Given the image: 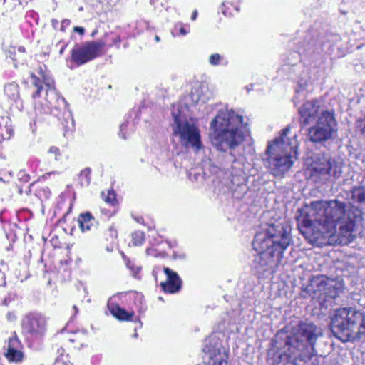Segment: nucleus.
Segmentation results:
<instances>
[{
	"label": "nucleus",
	"mask_w": 365,
	"mask_h": 365,
	"mask_svg": "<svg viewBox=\"0 0 365 365\" xmlns=\"http://www.w3.org/2000/svg\"><path fill=\"white\" fill-rule=\"evenodd\" d=\"M73 31L76 33L80 34L81 35H83L85 33V29L83 27L81 26H75L73 28Z\"/></svg>",
	"instance_id": "41"
},
{
	"label": "nucleus",
	"mask_w": 365,
	"mask_h": 365,
	"mask_svg": "<svg viewBox=\"0 0 365 365\" xmlns=\"http://www.w3.org/2000/svg\"><path fill=\"white\" fill-rule=\"evenodd\" d=\"M1 265L2 267H6V264L4 262V261H1Z\"/></svg>",
	"instance_id": "54"
},
{
	"label": "nucleus",
	"mask_w": 365,
	"mask_h": 365,
	"mask_svg": "<svg viewBox=\"0 0 365 365\" xmlns=\"http://www.w3.org/2000/svg\"><path fill=\"white\" fill-rule=\"evenodd\" d=\"M4 356L9 362L19 363L23 361L24 355L23 345L20 340L14 334L5 342L4 346Z\"/></svg>",
	"instance_id": "18"
},
{
	"label": "nucleus",
	"mask_w": 365,
	"mask_h": 365,
	"mask_svg": "<svg viewBox=\"0 0 365 365\" xmlns=\"http://www.w3.org/2000/svg\"><path fill=\"white\" fill-rule=\"evenodd\" d=\"M296 98H297V96H294V103H296V101H296V100H295Z\"/></svg>",
	"instance_id": "60"
},
{
	"label": "nucleus",
	"mask_w": 365,
	"mask_h": 365,
	"mask_svg": "<svg viewBox=\"0 0 365 365\" xmlns=\"http://www.w3.org/2000/svg\"><path fill=\"white\" fill-rule=\"evenodd\" d=\"M322 334L312 323L300 322L290 328L282 350L274 355L273 365H316L314 344Z\"/></svg>",
	"instance_id": "3"
},
{
	"label": "nucleus",
	"mask_w": 365,
	"mask_h": 365,
	"mask_svg": "<svg viewBox=\"0 0 365 365\" xmlns=\"http://www.w3.org/2000/svg\"><path fill=\"white\" fill-rule=\"evenodd\" d=\"M19 50L20 51H24V47H20V48H19Z\"/></svg>",
	"instance_id": "56"
},
{
	"label": "nucleus",
	"mask_w": 365,
	"mask_h": 365,
	"mask_svg": "<svg viewBox=\"0 0 365 365\" xmlns=\"http://www.w3.org/2000/svg\"><path fill=\"white\" fill-rule=\"evenodd\" d=\"M197 176H200V175L195 174V175H194V177L195 178V179H197Z\"/></svg>",
	"instance_id": "58"
},
{
	"label": "nucleus",
	"mask_w": 365,
	"mask_h": 365,
	"mask_svg": "<svg viewBox=\"0 0 365 365\" xmlns=\"http://www.w3.org/2000/svg\"><path fill=\"white\" fill-rule=\"evenodd\" d=\"M197 16V11L195 10L193 11V13L192 14L191 19L192 21H195L196 19Z\"/></svg>",
	"instance_id": "47"
},
{
	"label": "nucleus",
	"mask_w": 365,
	"mask_h": 365,
	"mask_svg": "<svg viewBox=\"0 0 365 365\" xmlns=\"http://www.w3.org/2000/svg\"><path fill=\"white\" fill-rule=\"evenodd\" d=\"M163 272L167 277L166 281L160 283L163 291L170 294L178 292L182 287V280L178 273L168 267H164Z\"/></svg>",
	"instance_id": "20"
},
{
	"label": "nucleus",
	"mask_w": 365,
	"mask_h": 365,
	"mask_svg": "<svg viewBox=\"0 0 365 365\" xmlns=\"http://www.w3.org/2000/svg\"><path fill=\"white\" fill-rule=\"evenodd\" d=\"M187 106L180 103L173 105L172 123L173 134L179 138L180 143L187 148H192L195 153L203 148L200 130L192 120H188L185 115Z\"/></svg>",
	"instance_id": "8"
},
{
	"label": "nucleus",
	"mask_w": 365,
	"mask_h": 365,
	"mask_svg": "<svg viewBox=\"0 0 365 365\" xmlns=\"http://www.w3.org/2000/svg\"><path fill=\"white\" fill-rule=\"evenodd\" d=\"M361 132L363 133H365V125L364 126V128H361Z\"/></svg>",
	"instance_id": "57"
},
{
	"label": "nucleus",
	"mask_w": 365,
	"mask_h": 365,
	"mask_svg": "<svg viewBox=\"0 0 365 365\" xmlns=\"http://www.w3.org/2000/svg\"><path fill=\"white\" fill-rule=\"evenodd\" d=\"M130 293L120 292L113 295L108 301L107 307L111 314L120 321H130L133 316V312H129L120 307V302H123Z\"/></svg>",
	"instance_id": "17"
},
{
	"label": "nucleus",
	"mask_w": 365,
	"mask_h": 365,
	"mask_svg": "<svg viewBox=\"0 0 365 365\" xmlns=\"http://www.w3.org/2000/svg\"><path fill=\"white\" fill-rule=\"evenodd\" d=\"M38 76L31 75V83L34 91L32 98L36 112L51 113L61 120L67 130L74 128V120L71 112L67 108L65 98L60 96L55 87V82L49 73L41 67Z\"/></svg>",
	"instance_id": "4"
},
{
	"label": "nucleus",
	"mask_w": 365,
	"mask_h": 365,
	"mask_svg": "<svg viewBox=\"0 0 365 365\" xmlns=\"http://www.w3.org/2000/svg\"><path fill=\"white\" fill-rule=\"evenodd\" d=\"M291 232L289 222L284 220L267 225L256 233L252 246L258 254L253 260V268L259 277H269L276 272L292 241Z\"/></svg>",
	"instance_id": "1"
},
{
	"label": "nucleus",
	"mask_w": 365,
	"mask_h": 365,
	"mask_svg": "<svg viewBox=\"0 0 365 365\" xmlns=\"http://www.w3.org/2000/svg\"><path fill=\"white\" fill-rule=\"evenodd\" d=\"M207 87L200 82H195L191 88L189 98L192 105H195L200 102L205 103L209 98Z\"/></svg>",
	"instance_id": "22"
},
{
	"label": "nucleus",
	"mask_w": 365,
	"mask_h": 365,
	"mask_svg": "<svg viewBox=\"0 0 365 365\" xmlns=\"http://www.w3.org/2000/svg\"><path fill=\"white\" fill-rule=\"evenodd\" d=\"M222 188L224 192L230 193L233 197L241 199L247 193L248 186L244 171L243 159H235L231 165L230 177L224 179Z\"/></svg>",
	"instance_id": "9"
},
{
	"label": "nucleus",
	"mask_w": 365,
	"mask_h": 365,
	"mask_svg": "<svg viewBox=\"0 0 365 365\" xmlns=\"http://www.w3.org/2000/svg\"><path fill=\"white\" fill-rule=\"evenodd\" d=\"M133 124L130 121L123 122L120 126L119 135L123 139H126L127 135L133 131Z\"/></svg>",
	"instance_id": "33"
},
{
	"label": "nucleus",
	"mask_w": 365,
	"mask_h": 365,
	"mask_svg": "<svg viewBox=\"0 0 365 365\" xmlns=\"http://www.w3.org/2000/svg\"><path fill=\"white\" fill-rule=\"evenodd\" d=\"M14 133L11 120L8 116L0 117V141L9 140Z\"/></svg>",
	"instance_id": "27"
},
{
	"label": "nucleus",
	"mask_w": 365,
	"mask_h": 365,
	"mask_svg": "<svg viewBox=\"0 0 365 365\" xmlns=\"http://www.w3.org/2000/svg\"><path fill=\"white\" fill-rule=\"evenodd\" d=\"M150 247L146 249V255L154 257L164 258L166 257V250L170 248L168 242L163 241L161 237L153 239L150 242Z\"/></svg>",
	"instance_id": "23"
},
{
	"label": "nucleus",
	"mask_w": 365,
	"mask_h": 365,
	"mask_svg": "<svg viewBox=\"0 0 365 365\" xmlns=\"http://www.w3.org/2000/svg\"><path fill=\"white\" fill-rule=\"evenodd\" d=\"M174 31L180 36H185L190 32V26L180 22L175 25Z\"/></svg>",
	"instance_id": "36"
},
{
	"label": "nucleus",
	"mask_w": 365,
	"mask_h": 365,
	"mask_svg": "<svg viewBox=\"0 0 365 365\" xmlns=\"http://www.w3.org/2000/svg\"><path fill=\"white\" fill-rule=\"evenodd\" d=\"M107 40L86 41L76 44L71 51V60L78 66L83 65L103 54Z\"/></svg>",
	"instance_id": "12"
},
{
	"label": "nucleus",
	"mask_w": 365,
	"mask_h": 365,
	"mask_svg": "<svg viewBox=\"0 0 365 365\" xmlns=\"http://www.w3.org/2000/svg\"><path fill=\"white\" fill-rule=\"evenodd\" d=\"M346 336V341H365V315L360 320L354 330L351 332H347Z\"/></svg>",
	"instance_id": "26"
},
{
	"label": "nucleus",
	"mask_w": 365,
	"mask_h": 365,
	"mask_svg": "<svg viewBox=\"0 0 365 365\" xmlns=\"http://www.w3.org/2000/svg\"><path fill=\"white\" fill-rule=\"evenodd\" d=\"M324 111L320 108V102L318 100H312L305 102L299 108L300 122L304 125L313 122L317 116Z\"/></svg>",
	"instance_id": "19"
},
{
	"label": "nucleus",
	"mask_w": 365,
	"mask_h": 365,
	"mask_svg": "<svg viewBox=\"0 0 365 365\" xmlns=\"http://www.w3.org/2000/svg\"><path fill=\"white\" fill-rule=\"evenodd\" d=\"M341 163L335 160L313 162L305 170L306 178L314 182H321L327 180L330 176L335 178L340 177Z\"/></svg>",
	"instance_id": "10"
},
{
	"label": "nucleus",
	"mask_w": 365,
	"mask_h": 365,
	"mask_svg": "<svg viewBox=\"0 0 365 365\" xmlns=\"http://www.w3.org/2000/svg\"><path fill=\"white\" fill-rule=\"evenodd\" d=\"M71 21L68 19H63L61 22V27L68 26L70 24Z\"/></svg>",
	"instance_id": "44"
},
{
	"label": "nucleus",
	"mask_w": 365,
	"mask_h": 365,
	"mask_svg": "<svg viewBox=\"0 0 365 365\" xmlns=\"http://www.w3.org/2000/svg\"><path fill=\"white\" fill-rule=\"evenodd\" d=\"M4 273L0 269V286L5 284Z\"/></svg>",
	"instance_id": "43"
},
{
	"label": "nucleus",
	"mask_w": 365,
	"mask_h": 365,
	"mask_svg": "<svg viewBox=\"0 0 365 365\" xmlns=\"http://www.w3.org/2000/svg\"><path fill=\"white\" fill-rule=\"evenodd\" d=\"M91 170L90 168H84L79 175V181L82 186H88L91 182Z\"/></svg>",
	"instance_id": "35"
},
{
	"label": "nucleus",
	"mask_w": 365,
	"mask_h": 365,
	"mask_svg": "<svg viewBox=\"0 0 365 365\" xmlns=\"http://www.w3.org/2000/svg\"><path fill=\"white\" fill-rule=\"evenodd\" d=\"M320 53L313 45L301 48L299 51L290 52L287 56L282 69L289 76H294L297 82L296 93L302 91L313 78L310 68H307L312 62L319 58Z\"/></svg>",
	"instance_id": "7"
},
{
	"label": "nucleus",
	"mask_w": 365,
	"mask_h": 365,
	"mask_svg": "<svg viewBox=\"0 0 365 365\" xmlns=\"http://www.w3.org/2000/svg\"><path fill=\"white\" fill-rule=\"evenodd\" d=\"M7 320L9 322H14L16 319V316L14 312H9L6 315Z\"/></svg>",
	"instance_id": "40"
},
{
	"label": "nucleus",
	"mask_w": 365,
	"mask_h": 365,
	"mask_svg": "<svg viewBox=\"0 0 365 365\" xmlns=\"http://www.w3.org/2000/svg\"><path fill=\"white\" fill-rule=\"evenodd\" d=\"M106 35L110 37V43L109 44V46H112L114 45L117 46L118 47L120 46V38L119 36L113 34V33H110L109 34H106Z\"/></svg>",
	"instance_id": "37"
},
{
	"label": "nucleus",
	"mask_w": 365,
	"mask_h": 365,
	"mask_svg": "<svg viewBox=\"0 0 365 365\" xmlns=\"http://www.w3.org/2000/svg\"><path fill=\"white\" fill-rule=\"evenodd\" d=\"M135 334H133V337L136 338V337H138V334H137V332H136V328L135 329Z\"/></svg>",
	"instance_id": "55"
},
{
	"label": "nucleus",
	"mask_w": 365,
	"mask_h": 365,
	"mask_svg": "<svg viewBox=\"0 0 365 365\" xmlns=\"http://www.w3.org/2000/svg\"><path fill=\"white\" fill-rule=\"evenodd\" d=\"M219 9L225 16H232L233 13L232 11V9L235 10L237 12L239 11L238 6L231 2H222Z\"/></svg>",
	"instance_id": "31"
},
{
	"label": "nucleus",
	"mask_w": 365,
	"mask_h": 365,
	"mask_svg": "<svg viewBox=\"0 0 365 365\" xmlns=\"http://www.w3.org/2000/svg\"><path fill=\"white\" fill-rule=\"evenodd\" d=\"M28 178H29V175H26V179H25V180H28Z\"/></svg>",
	"instance_id": "59"
},
{
	"label": "nucleus",
	"mask_w": 365,
	"mask_h": 365,
	"mask_svg": "<svg viewBox=\"0 0 365 365\" xmlns=\"http://www.w3.org/2000/svg\"><path fill=\"white\" fill-rule=\"evenodd\" d=\"M104 200L109 204L113 205L115 202V192L113 191L108 192L106 197L104 198Z\"/></svg>",
	"instance_id": "38"
},
{
	"label": "nucleus",
	"mask_w": 365,
	"mask_h": 365,
	"mask_svg": "<svg viewBox=\"0 0 365 365\" xmlns=\"http://www.w3.org/2000/svg\"><path fill=\"white\" fill-rule=\"evenodd\" d=\"M204 351L209 354L207 365H227L228 355L215 336L212 335L207 339Z\"/></svg>",
	"instance_id": "16"
},
{
	"label": "nucleus",
	"mask_w": 365,
	"mask_h": 365,
	"mask_svg": "<svg viewBox=\"0 0 365 365\" xmlns=\"http://www.w3.org/2000/svg\"><path fill=\"white\" fill-rule=\"evenodd\" d=\"M49 153L53 154L55 155V160H58L59 157L61 156V152L58 148L52 146L49 149Z\"/></svg>",
	"instance_id": "39"
},
{
	"label": "nucleus",
	"mask_w": 365,
	"mask_h": 365,
	"mask_svg": "<svg viewBox=\"0 0 365 365\" xmlns=\"http://www.w3.org/2000/svg\"><path fill=\"white\" fill-rule=\"evenodd\" d=\"M208 62L211 66H227L228 64L227 58L218 53H213L210 56Z\"/></svg>",
	"instance_id": "30"
},
{
	"label": "nucleus",
	"mask_w": 365,
	"mask_h": 365,
	"mask_svg": "<svg viewBox=\"0 0 365 365\" xmlns=\"http://www.w3.org/2000/svg\"><path fill=\"white\" fill-rule=\"evenodd\" d=\"M337 285L334 280L324 275H317L310 279L305 290L312 297L325 295L334 299L342 292L341 287Z\"/></svg>",
	"instance_id": "13"
},
{
	"label": "nucleus",
	"mask_w": 365,
	"mask_h": 365,
	"mask_svg": "<svg viewBox=\"0 0 365 365\" xmlns=\"http://www.w3.org/2000/svg\"><path fill=\"white\" fill-rule=\"evenodd\" d=\"M126 266L128 269L130 271L131 274L133 277L136 279H140V272L141 270V267L140 265L136 264L134 261H132L129 259H125Z\"/></svg>",
	"instance_id": "32"
},
{
	"label": "nucleus",
	"mask_w": 365,
	"mask_h": 365,
	"mask_svg": "<svg viewBox=\"0 0 365 365\" xmlns=\"http://www.w3.org/2000/svg\"><path fill=\"white\" fill-rule=\"evenodd\" d=\"M10 299L9 298H5L4 301V304L5 305H8L9 304V302Z\"/></svg>",
	"instance_id": "50"
},
{
	"label": "nucleus",
	"mask_w": 365,
	"mask_h": 365,
	"mask_svg": "<svg viewBox=\"0 0 365 365\" xmlns=\"http://www.w3.org/2000/svg\"><path fill=\"white\" fill-rule=\"evenodd\" d=\"M336 122L334 113L331 111H322L317 124L309 128L308 138L314 143H322L331 138L336 131Z\"/></svg>",
	"instance_id": "11"
},
{
	"label": "nucleus",
	"mask_w": 365,
	"mask_h": 365,
	"mask_svg": "<svg viewBox=\"0 0 365 365\" xmlns=\"http://www.w3.org/2000/svg\"><path fill=\"white\" fill-rule=\"evenodd\" d=\"M73 309L75 311V314L78 313V307L76 305L73 307Z\"/></svg>",
	"instance_id": "51"
},
{
	"label": "nucleus",
	"mask_w": 365,
	"mask_h": 365,
	"mask_svg": "<svg viewBox=\"0 0 365 365\" xmlns=\"http://www.w3.org/2000/svg\"><path fill=\"white\" fill-rule=\"evenodd\" d=\"M96 31H94L93 34H92V36H93L94 34H96Z\"/></svg>",
	"instance_id": "61"
},
{
	"label": "nucleus",
	"mask_w": 365,
	"mask_h": 365,
	"mask_svg": "<svg viewBox=\"0 0 365 365\" xmlns=\"http://www.w3.org/2000/svg\"><path fill=\"white\" fill-rule=\"evenodd\" d=\"M22 331L27 337L41 339L46 331V318L40 313L26 314L21 323Z\"/></svg>",
	"instance_id": "15"
},
{
	"label": "nucleus",
	"mask_w": 365,
	"mask_h": 365,
	"mask_svg": "<svg viewBox=\"0 0 365 365\" xmlns=\"http://www.w3.org/2000/svg\"><path fill=\"white\" fill-rule=\"evenodd\" d=\"M131 242L134 246H140L145 242V236L143 231L135 230L131 235Z\"/></svg>",
	"instance_id": "34"
},
{
	"label": "nucleus",
	"mask_w": 365,
	"mask_h": 365,
	"mask_svg": "<svg viewBox=\"0 0 365 365\" xmlns=\"http://www.w3.org/2000/svg\"><path fill=\"white\" fill-rule=\"evenodd\" d=\"M57 174H58V172H57V171L48 172V173H46L43 174L42 175V178H44V179H47L51 175H57Z\"/></svg>",
	"instance_id": "42"
},
{
	"label": "nucleus",
	"mask_w": 365,
	"mask_h": 365,
	"mask_svg": "<svg viewBox=\"0 0 365 365\" xmlns=\"http://www.w3.org/2000/svg\"><path fill=\"white\" fill-rule=\"evenodd\" d=\"M352 203L365 204V185L354 187L351 191Z\"/></svg>",
	"instance_id": "29"
},
{
	"label": "nucleus",
	"mask_w": 365,
	"mask_h": 365,
	"mask_svg": "<svg viewBox=\"0 0 365 365\" xmlns=\"http://www.w3.org/2000/svg\"><path fill=\"white\" fill-rule=\"evenodd\" d=\"M4 96L11 106L16 105L18 108L22 106L20 98L19 87L16 83H8L4 86Z\"/></svg>",
	"instance_id": "24"
},
{
	"label": "nucleus",
	"mask_w": 365,
	"mask_h": 365,
	"mask_svg": "<svg viewBox=\"0 0 365 365\" xmlns=\"http://www.w3.org/2000/svg\"><path fill=\"white\" fill-rule=\"evenodd\" d=\"M300 233L312 244L334 236L342 230V203L338 200L314 201L298 209L295 216Z\"/></svg>",
	"instance_id": "2"
},
{
	"label": "nucleus",
	"mask_w": 365,
	"mask_h": 365,
	"mask_svg": "<svg viewBox=\"0 0 365 365\" xmlns=\"http://www.w3.org/2000/svg\"><path fill=\"white\" fill-rule=\"evenodd\" d=\"M362 212L359 205L344 209V245H349L362 231Z\"/></svg>",
	"instance_id": "14"
},
{
	"label": "nucleus",
	"mask_w": 365,
	"mask_h": 365,
	"mask_svg": "<svg viewBox=\"0 0 365 365\" xmlns=\"http://www.w3.org/2000/svg\"><path fill=\"white\" fill-rule=\"evenodd\" d=\"M110 234H111V236L112 237H117V232L116 230H113V229H110Z\"/></svg>",
	"instance_id": "48"
},
{
	"label": "nucleus",
	"mask_w": 365,
	"mask_h": 365,
	"mask_svg": "<svg viewBox=\"0 0 365 365\" xmlns=\"http://www.w3.org/2000/svg\"><path fill=\"white\" fill-rule=\"evenodd\" d=\"M247 135L243 117L232 109L225 108L219 110L210 123V139L218 150L234 149Z\"/></svg>",
	"instance_id": "5"
},
{
	"label": "nucleus",
	"mask_w": 365,
	"mask_h": 365,
	"mask_svg": "<svg viewBox=\"0 0 365 365\" xmlns=\"http://www.w3.org/2000/svg\"><path fill=\"white\" fill-rule=\"evenodd\" d=\"M185 255L184 254H181V255H177L175 253H174L173 255V257L175 259H183L185 258Z\"/></svg>",
	"instance_id": "46"
},
{
	"label": "nucleus",
	"mask_w": 365,
	"mask_h": 365,
	"mask_svg": "<svg viewBox=\"0 0 365 365\" xmlns=\"http://www.w3.org/2000/svg\"><path fill=\"white\" fill-rule=\"evenodd\" d=\"M78 223L83 232L90 231L97 227V221L89 212L81 214L78 219Z\"/></svg>",
	"instance_id": "28"
},
{
	"label": "nucleus",
	"mask_w": 365,
	"mask_h": 365,
	"mask_svg": "<svg viewBox=\"0 0 365 365\" xmlns=\"http://www.w3.org/2000/svg\"><path fill=\"white\" fill-rule=\"evenodd\" d=\"M98 361H99V357L98 356H95L91 358L92 364L98 363Z\"/></svg>",
	"instance_id": "45"
},
{
	"label": "nucleus",
	"mask_w": 365,
	"mask_h": 365,
	"mask_svg": "<svg viewBox=\"0 0 365 365\" xmlns=\"http://www.w3.org/2000/svg\"><path fill=\"white\" fill-rule=\"evenodd\" d=\"M155 40L156 42H159L160 41V37L158 36H155Z\"/></svg>",
	"instance_id": "53"
},
{
	"label": "nucleus",
	"mask_w": 365,
	"mask_h": 365,
	"mask_svg": "<svg viewBox=\"0 0 365 365\" xmlns=\"http://www.w3.org/2000/svg\"><path fill=\"white\" fill-rule=\"evenodd\" d=\"M296 133H291L290 127L282 130L280 135L267 145L264 164L274 176H282L297 159L298 140Z\"/></svg>",
	"instance_id": "6"
},
{
	"label": "nucleus",
	"mask_w": 365,
	"mask_h": 365,
	"mask_svg": "<svg viewBox=\"0 0 365 365\" xmlns=\"http://www.w3.org/2000/svg\"><path fill=\"white\" fill-rule=\"evenodd\" d=\"M252 88V85H250V86H247L246 87V89L247 90V91L249 92Z\"/></svg>",
	"instance_id": "52"
},
{
	"label": "nucleus",
	"mask_w": 365,
	"mask_h": 365,
	"mask_svg": "<svg viewBox=\"0 0 365 365\" xmlns=\"http://www.w3.org/2000/svg\"><path fill=\"white\" fill-rule=\"evenodd\" d=\"M330 330L332 335L339 341H342V309L335 310V314L331 317Z\"/></svg>",
	"instance_id": "25"
},
{
	"label": "nucleus",
	"mask_w": 365,
	"mask_h": 365,
	"mask_svg": "<svg viewBox=\"0 0 365 365\" xmlns=\"http://www.w3.org/2000/svg\"><path fill=\"white\" fill-rule=\"evenodd\" d=\"M344 314L346 315L344 317V331L350 330V332L354 330L360 320L365 315L363 312L352 308H344Z\"/></svg>",
	"instance_id": "21"
},
{
	"label": "nucleus",
	"mask_w": 365,
	"mask_h": 365,
	"mask_svg": "<svg viewBox=\"0 0 365 365\" xmlns=\"http://www.w3.org/2000/svg\"><path fill=\"white\" fill-rule=\"evenodd\" d=\"M66 47V44H63V45H62V46H61V49H60V51H59V53H60V55H62V54H63V51H64V50H65Z\"/></svg>",
	"instance_id": "49"
}]
</instances>
